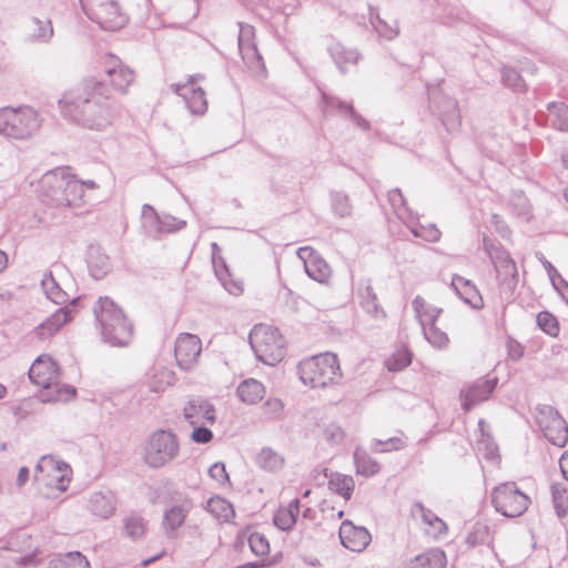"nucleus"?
Segmentation results:
<instances>
[{"mask_svg": "<svg viewBox=\"0 0 568 568\" xmlns=\"http://www.w3.org/2000/svg\"><path fill=\"white\" fill-rule=\"evenodd\" d=\"M26 28L30 39L34 41L48 40L53 33L51 22L45 18H32Z\"/></svg>", "mask_w": 568, "mask_h": 568, "instance_id": "7c9ffc66", "label": "nucleus"}, {"mask_svg": "<svg viewBox=\"0 0 568 568\" xmlns=\"http://www.w3.org/2000/svg\"><path fill=\"white\" fill-rule=\"evenodd\" d=\"M302 383L311 388H327L341 377V366L333 353H323L302 361L298 364Z\"/></svg>", "mask_w": 568, "mask_h": 568, "instance_id": "39448f33", "label": "nucleus"}, {"mask_svg": "<svg viewBox=\"0 0 568 568\" xmlns=\"http://www.w3.org/2000/svg\"><path fill=\"white\" fill-rule=\"evenodd\" d=\"M29 479V468L28 467H21L19 469L18 476H17V484L19 486L24 485Z\"/></svg>", "mask_w": 568, "mask_h": 568, "instance_id": "603ef678", "label": "nucleus"}, {"mask_svg": "<svg viewBox=\"0 0 568 568\" xmlns=\"http://www.w3.org/2000/svg\"><path fill=\"white\" fill-rule=\"evenodd\" d=\"M256 462L266 471L276 473L284 467V458L271 448H263L256 456Z\"/></svg>", "mask_w": 568, "mask_h": 568, "instance_id": "2f4dec72", "label": "nucleus"}, {"mask_svg": "<svg viewBox=\"0 0 568 568\" xmlns=\"http://www.w3.org/2000/svg\"><path fill=\"white\" fill-rule=\"evenodd\" d=\"M354 462L356 474L364 477L374 476L381 469L379 463L362 448H356Z\"/></svg>", "mask_w": 568, "mask_h": 568, "instance_id": "c756f323", "label": "nucleus"}, {"mask_svg": "<svg viewBox=\"0 0 568 568\" xmlns=\"http://www.w3.org/2000/svg\"><path fill=\"white\" fill-rule=\"evenodd\" d=\"M339 539L345 548L352 551H362L371 542V535L364 527L355 526L346 520L341 525Z\"/></svg>", "mask_w": 568, "mask_h": 568, "instance_id": "f3484780", "label": "nucleus"}, {"mask_svg": "<svg viewBox=\"0 0 568 568\" xmlns=\"http://www.w3.org/2000/svg\"><path fill=\"white\" fill-rule=\"evenodd\" d=\"M494 509L506 518H518L530 507L532 500L515 481L495 486L490 493Z\"/></svg>", "mask_w": 568, "mask_h": 568, "instance_id": "0eeeda50", "label": "nucleus"}, {"mask_svg": "<svg viewBox=\"0 0 568 568\" xmlns=\"http://www.w3.org/2000/svg\"><path fill=\"white\" fill-rule=\"evenodd\" d=\"M175 381V374L173 371L169 368H159L156 369L149 379L150 388L155 392H164L168 387L173 385Z\"/></svg>", "mask_w": 568, "mask_h": 568, "instance_id": "72a5a7b5", "label": "nucleus"}, {"mask_svg": "<svg viewBox=\"0 0 568 568\" xmlns=\"http://www.w3.org/2000/svg\"><path fill=\"white\" fill-rule=\"evenodd\" d=\"M413 514L414 516L420 518L423 529L429 537L439 538L447 532L446 523L432 510L425 508L423 505L417 504L413 508Z\"/></svg>", "mask_w": 568, "mask_h": 568, "instance_id": "aec40b11", "label": "nucleus"}, {"mask_svg": "<svg viewBox=\"0 0 568 568\" xmlns=\"http://www.w3.org/2000/svg\"><path fill=\"white\" fill-rule=\"evenodd\" d=\"M42 201L52 206L78 207L83 204V185L67 169L44 173L38 182Z\"/></svg>", "mask_w": 568, "mask_h": 568, "instance_id": "f03ea898", "label": "nucleus"}, {"mask_svg": "<svg viewBox=\"0 0 568 568\" xmlns=\"http://www.w3.org/2000/svg\"><path fill=\"white\" fill-rule=\"evenodd\" d=\"M539 426L550 443L558 447L566 445L568 440V426L557 412H542L539 417Z\"/></svg>", "mask_w": 568, "mask_h": 568, "instance_id": "4468645a", "label": "nucleus"}, {"mask_svg": "<svg viewBox=\"0 0 568 568\" xmlns=\"http://www.w3.org/2000/svg\"><path fill=\"white\" fill-rule=\"evenodd\" d=\"M185 420L190 425H213L215 423L214 406L205 399H191L183 408Z\"/></svg>", "mask_w": 568, "mask_h": 568, "instance_id": "2eb2a0df", "label": "nucleus"}, {"mask_svg": "<svg viewBox=\"0 0 568 568\" xmlns=\"http://www.w3.org/2000/svg\"><path fill=\"white\" fill-rule=\"evenodd\" d=\"M189 513V508L184 506H173L165 511L163 517V527L168 531H174L180 528Z\"/></svg>", "mask_w": 568, "mask_h": 568, "instance_id": "f704fd0d", "label": "nucleus"}, {"mask_svg": "<svg viewBox=\"0 0 568 568\" xmlns=\"http://www.w3.org/2000/svg\"><path fill=\"white\" fill-rule=\"evenodd\" d=\"M82 185H83V192L85 190H94L98 187L97 183L94 181H81Z\"/></svg>", "mask_w": 568, "mask_h": 568, "instance_id": "6e6d98bb", "label": "nucleus"}, {"mask_svg": "<svg viewBox=\"0 0 568 568\" xmlns=\"http://www.w3.org/2000/svg\"><path fill=\"white\" fill-rule=\"evenodd\" d=\"M48 568H90V562L81 552L72 551L53 559Z\"/></svg>", "mask_w": 568, "mask_h": 568, "instance_id": "473e14b6", "label": "nucleus"}, {"mask_svg": "<svg viewBox=\"0 0 568 568\" xmlns=\"http://www.w3.org/2000/svg\"><path fill=\"white\" fill-rule=\"evenodd\" d=\"M241 50L243 59L246 61L247 64L255 65L256 68L264 70V63L262 61V58L254 47H247L245 49L241 48Z\"/></svg>", "mask_w": 568, "mask_h": 568, "instance_id": "c03bdc74", "label": "nucleus"}, {"mask_svg": "<svg viewBox=\"0 0 568 568\" xmlns=\"http://www.w3.org/2000/svg\"><path fill=\"white\" fill-rule=\"evenodd\" d=\"M552 497L555 507L557 509V514L559 516H565L568 511V494L567 490L559 486H554L552 488Z\"/></svg>", "mask_w": 568, "mask_h": 568, "instance_id": "ea45409f", "label": "nucleus"}, {"mask_svg": "<svg viewBox=\"0 0 568 568\" xmlns=\"http://www.w3.org/2000/svg\"><path fill=\"white\" fill-rule=\"evenodd\" d=\"M72 479V469L63 462L44 456L37 466L36 480L50 490L65 491Z\"/></svg>", "mask_w": 568, "mask_h": 568, "instance_id": "9b49d317", "label": "nucleus"}, {"mask_svg": "<svg viewBox=\"0 0 568 568\" xmlns=\"http://www.w3.org/2000/svg\"><path fill=\"white\" fill-rule=\"evenodd\" d=\"M124 530L133 539L142 537L146 531V525L140 517H129L124 520Z\"/></svg>", "mask_w": 568, "mask_h": 568, "instance_id": "58836bf2", "label": "nucleus"}, {"mask_svg": "<svg viewBox=\"0 0 568 568\" xmlns=\"http://www.w3.org/2000/svg\"><path fill=\"white\" fill-rule=\"evenodd\" d=\"M345 437L346 434L344 429L336 424H329L324 429V438L333 445L342 444Z\"/></svg>", "mask_w": 568, "mask_h": 568, "instance_id": "a19ab883", "label": "nucleus"}, {"mask_svg": "<svg viewBox=\"0 0 568 568\" xmlns=\"http://www.w3.org/2000/svg\"><path fill=\"white\" fill-rule=\"evenodd\" d=\"M105 79L85 80L77 91H68L59 100L61 114L89 129H100L111 123L112 112L104 102L109 99L108 87L120 93H126L134 82V71L118 57L108 54L102 60Z\"/></svg>", "mask_w": 568, "mask_h": 568, "instance_id": "f257e3e1", "label": "nucleus"}, {"mask_svg": "<svg viewBox=\"0 0 568 568\" xmlns=\"http://www.w3.org/2000/svg\"><path fill=\"white\" fill-rule=\"evenodd\" d=\"M485 247L490 256L496 260V270L500 284L513 292L517 284L518 277L516 263L506 253H503L500 256L494 255L486 241Z\"/></svg>", "mask_w": 568, "mask_h": 568, "instance_id": "6ab92c4d", "label": "nucleus"}, {"mask_svg": "<svg viewBox=\"0 0 568 568\" xmlns=\"http://www.w3.org/2000/svg\"><path fill=\"white\" fill-rule=\"evenodd\" d=\"M180 450L176 436L169 430L152 433L144 446L143 459L152 468H160L174 459Z\"/></svg>", "mask_w": 568, "mask_h": 568, "instance_id": "9d476101", "label": "nucleus"}, {"mask_svg": "<svg viewBox=\"0 0 568 568\" xmlns=\"http://www.w3.org/2000/svg\"><path fill=\"white\" fill-rule=\"evenodd\" d=\"M29 378L40 388L43 402H67L75 396L73 387L59 383L60 368L49 355H41L32 363Z\"/></svg>", "mask_w": 568, "mask_h": 568, "instance_id": "7ed1b4c3", "label": "nucleus"}, {"mask_svg": "<svg viewBox=\"0 0 568 568\" xmlns=\"http://www.w3.org/2000/svg\"><path fill=\"white\" fill-rule=\"evenodd\" d=\"M193 430L191 433L192 442L196 444L210 443L213 438V433L207 427L209 425H191Z\"/></svg>", "mask_w": 568, "mask_h": 568, "instance_id": "79ce46f5", "label": "nucleus"}, {"mask_svg": "<svg viewBox=\"0 0 568 568\" xmlns=\"http://www.w3.org/2000/svg\"><path fill=\"white\" fill-rule=\"evenodd\" d=\"M202 352V342L199 336L183 333L175 341L174 356L176 364L182 369H191L194 367Z\"/></svg>", "mask_w": 568, "mask_h": 568, "instance_id": "f8f14e48", "label": "nucleus"}, {"mask_svg": "<svg viewBox=\"0 0 568 568\" xmlns=\"http://www.w3.org/2000/svg\"><path fill=\"white\" fill-rule=\"evenodd\" d=\"M8 264V256L3 251H0V272H2Z\"/></svg>", "mask_w": 568, "mask_h": 568, "instance_id": "5fc2aeb1", "label": "nucleus"}, {"mask_svg": "<svg viewBox=\"0 0 568 568\" xmlns=\"http://www.w3.org/2000/svg\"><path fill=\"white\" fill-rule=\"evenodd\" d=\"M206 509L215 519L223 523H229L235 517L233 505L220 496L210 498Z\"/></svg>", "mask_w": 568, "mask_h": 568, "instance_id": "bb28decb", "label": "nucleus"}, {"mask_svg": "<svg viewBox=\"0 0 568 568\" xmlns=\"http://www.w3.org/2000/svg\"><path fill=\"white\" fill-rule=\"evenodd\" d=\"M300 513L298 499L292 500L287 506L280 507L274 515V524L282 530L291 529Z\"/></svg>", "mask_w": 568, "mask_h": 568, "instance_id": "c85d7f7f", "label": "nucleus"}, {"mask_svg": "<svg viewBox=\"0 0 568 568\" xmlns=\"http://www.w3.org/2000/svg\"><path fill=\"white\" fill-rule=\"evenodd\" d=\"M213 265L215 274L217 275L221 282L230 277L231 272L229 271L227 265L225 264L223 258L219 256L215 252L213 253Z\"/></svg>", "mask_w": 568, "mask_h": 568, "instance_id": "de8ad7c7", "label": "nucleus"}, {"mask_svg": "<svg viewBox=\"0 0 568 568\" xmlns=\"http://www.w3.org/2000/svg\"><path fill=\"white\" fill-rule=\"evenodd\" d=\"M284 410V403L277 397H270L263 405L264 414L277 416Z\"/></svg>", "mask_w": 568, "mask_h": 568, "instance_id": "a18cd8bd", "label": "nucleus"}, {"mask_svg": "<svg viewBox=\"0 0 568 568\" xmlns=\"http://www.w3.org/2000/svg\"><path fill=\"white\" fill-rule=\"evenodd\" d=\"M12 560L17 567H28L34 566L38 564V551L36 548H32L23 556H13Z\"/></svg>", "mask_w": 568, "mask_h": 568, "instance_id": "49530a36", "label": "nucleus"}, {"mask_svg": "<svg viewBox=\"0 0 568 568\" xmlns=\"http://www.w3.org/2000/svg\"><path fill=\"white\" fill-rule=\"evenodd\" d=\"M555 125L561 131H568V106L561 105L558 108Z\"/></svg>", "mask_w": 568, "mask_h": 568, "instance_id": "09e8293b", "label": "nucleus"}, {"mask_svg": "<svg viewBox=\"0 0 568 568\" xmlns=\"http://www.w3.org/2000/svg\"><path fill=\"white\" fill-rule=\"evenodd\" d=\"M209 475L212 479H214L220 485L230 483L229 474H227L225 465L223 463L213 464L209 469Z\"/></svg>", "mask_w": 568, "mask_h": 568, "instance_id": "37998d69", "label": "nucleus"}, {"mask_svg": "<svg viewBox=\"0 0 568 568\" xmlns=\"http://www.w3.org/2000/svg\"><path fill=\"white\" fill-rule=\"evenodd\" d=\"M559 465L562 476L568 480V453L562 454Z\"/></svg>", "mask_w": 568, "mask_h": 568, "instance_id": "864d4df0", "label": "nucleus"}, {"mask_svg": "<svg viewBox=\"0 0 568 568\" xmlns=\"http://www.w3.org/2000/svg\"><path fill=\"white\" fill-rule=\"evenodd\" d=\"M41 128L39 113L32 108L0 110V132L13 139H28Z\"/></svg>", "mask_w": 568, "mask_h": 568, "instance_id": "6e6552de", "label": "nucleus"}, {"mask_svg": "<svg viewBox=\"0 0 568 568\" xmlns=\"http://www.w3.org/2000/svg\"><path fill=\"white\" fill-rule=\"evenodd\" d=\"M426 339L437 348H444L448 345V335L437 325L428 326L423 329Z\"/></svg>", "mask_w": 568, "mask_h": 568, "instance_id": "4c0bfd02", "label": "nucleus"}, {"mask_svg": "<svg viewBox=\"0 0 568 568\" xmlns=\"http://www.w3.org/2000/svg\"><path fill=\"white\" fill-rule=\"evenodd\" d=\"M310 494H311V490H310V489L305 490V493H304V497L310 496Z\"/></svg>", "mask_w": 568, "mask_h": 568, "instance_id": "052dcab7", "label": "nucleus"}, {"mask_svg": "<svg viewBox=\"0 0 568 568\" xmlns=\"http://www.w3.org/2000/svg\"><path fill=\"white\" fill-rule=\"evenodd\" d=\"M328 488L345 500H349L355 489V481L349 475L333 473L328 477Z\"/></svg>", "mask_w": 568, "mask_h": 568, "instance_id": "cd10ccee", "label": "nucleus"}, {"mask_svg": "<svg viewBox=\"0 0 568 568\" xmlns=\"http://www.w3.org/2000/svg\"><path fill=\"white\" fill-rule=\"evenodd\" d=\"M555 348L557 349V352H556V353H557V354H559V353H560V349H559L560 347H559V346H556Z\"/></svg>", "mask_w": 568, "mask_h": 568, "instance_id": "680f3d73", "label": "nucleus"}, {"mask_svg": "<svg viewBox=\"0 0 568 568\" xmlns=\"http://www.w3.org/2000/svg\"><path fill=\"white\" fill-rule=\"evenodd\" d=\"M297 256L303 261L306 274L314 281L328 285L333 271L328 263L311 246L300 247Z\"/></svg>", "mask_w": 568, "mask_h": 568, "instance_id": "ddd939ff", "label": "nucleus"}, {"mask_svg": "<svg viewBox=\"0 0 568 568\" xmlns=\"http://www.w3.org/2000/svg\"><path fill=\"white\" fill-rule=\"evenodd\" d=\"M248 338L257 359L264 364L275 365L284 359L286 341L276 327L257 324L252 328Z\"/></svg>", "mask_w": 568, "mask_h": 568, "instance_id": "423d86ee", "label": "nucleus"}, {"mask_svg": "<svg viewBox=\"0 0 568 568\" xmlns=\"http://www.w3.org/2000/svg\"><path fill=\"white\" fill-rule=\"evenodd\" d=\"M103 336L118 346L126 345L133 334L132 324L123 310L110 297H101L94 308Z\"/></svg>", "mask_w": 568, "mask_h": 568, "instance_id": "20e7f679", "label": "nucleus"}, {"mask_svg": "<svg viewBox=\"0 0 568 568\" xmlns=\"http://www.w3.org/2000/svg\"><path fill=\"white\" fill-rule=\"evenodd\" d=\"M196 82V78H190L186 82L176 84L175 91L186 101L193 113L203 114L207 109V101L204 91Z\"/></svg>", "mask_w": 568, "mask_h": 568, "instance_id": "dca6fc26", "label": "nucleus"}, {"mask_svg": "<svg viewBox=\"0 0 568 568\" xmlns=\"http://www.w3.org/2000/svg\"><path fill=\"white\" fill-rule=\"evenodd\" d=\"M7 394V388L4 385L0 384V399H2Z\"/></svg>", "mask_w": 568, "mask_h": 568, "instance_id": "13d9d810", "label": "nucleus"}, {"mask_svg": "<svg viewBox=\"0 0 568 568\" xmlns=\"http://www.w3.org/2000/svg\"><path fill=\"white\" fill-rule=\"evenodd\" d=\"M453 286L459 296L469 305L475 308H480L484 305L483 297L476 286L468 280L462 276H455L452 281Z\"/></svg>", "mask_w": 568, "mask_h": 568, "instance_id": "393cba45", "label": "nucleus"}, {"mask_svg": "<svg viewBox=\"0 0 568 568\" xmlns=\"http://www.w3.org/2000/svg\"><path fill=\"white\" fill-rule=\"evenodd\" d=\"M240 539H247L251 551L262 560L268 556L271 546L268 539L262 532L247 527L241 532Z\"/></svg>", "mask_w": 568, "mask_h": 568, "instance_id": "a878e982", "label": "nucleus"}, {"mask_svg": "<svg viewBox=\"0 0 568 568\" xmlns=\"http://www.w3.org/2000/svg\"><path fill=\"white\" fill-rule=\"evenodd\" d=\"M537 325L544 333H546L550 337H557L560 333L559 321L552 313L548 311H542L538 313Z\"/></svg>", "mask_w": 568, "mask_h": 568, "instance_id": "c9c22d12", "label": "nucleus"}, {"mask_svg": "<svg viewBox=\"0 0 568 568\" xmlns=\"http://www.w3.org/2000/svg\"><path fill=\"white\" fill-rule=\"evenodd\" d=\"M165 551L164 549L160 550L155 556H153L152 558L148 559V560H144L143 561V566H146L149 565L150 562L156 560V559H160L164 556Z\"/></svg>", "mask_w": 568, "mask_h": 568, "instance_id": "4d7b16f0", "label": "nucleus"}, {"mask_svg": "<svg viewBox=\"0 0 568 568\" xmlns=\"http://www.w3.org/2000/svg\"><path fill=\"white\" fill-rule=\"evenodd\" d=\"M344 516V511L341 509L337 511L336 517L342 518Z\"/></svg>", "mask_w": 568, "mask_h": 568, "instance_id": "bf43d9fd", "label": "nucleus"}, {"mask_svg": "<svg viewBox=\"0 0 568 568\" xmlns=\"http://www.w3.org/2000/svg\"><path fill=\"white\" fill-rule=\"evenodd\" d=\"M265 394V386L255 378H246L236 387V397L242 404L248 406L258 404Z\"/></svg>", "mask_w": 568, "mask_h": 568, "instance_id": "4be33fe9", "label": "nucleus"}, {"mask_svg": "<svg viewBox=\"0 0 568 568\" xmlns=\"http://www.w3.org/2000/svg\"><path fill=\"white\" fill-rule=\"evenodd\" d=\"M412 362L410 353L407 348L402 347L394 352L385 362L386 367L390 372H398L408 366Z\"/></svg>", "mask_w": 568, "mask_h": 568, "instance_id": "e433bc0d", "label": "nucleus"}, {"mask_svg": "<svg viewBox=\"0 0 568 568\" xmlns=\"http://www.w3.org/2000/svg\"><path fill=\"white\" fill-rule=\"evenodd\" d=\"M446 554L436 548L415 556L404 568H446Z\"/></svg>", "mask_w": 568, "mask_h": 568, "instance_id": "5701e85b", "label": "nucleus"}, {"mask_svg": "<svg viewBox=\"0 0 568 568\" xmlns=\"http://www.w3.org/2000/svg\"><path fill=\"white\" fill-rule=\"evenodd\" d=\"M87 16L102 29L116 31L129 20L120 0H80Z\"/></svg>", "mask_w": 568, "mask_h": 568, "instance_id": "1a4fd4ad", "label": "nucleus"}, {"mask_svg": "<svg viewBox=\"0 0 568 568\" xmlns=\"http://www.w3.org/2000/svg\"><path fill=\"white\" fill-rule=\"evenodd\" d=\"M221 283L231 294L237 295L243 292V284L240 281L234 280L232 274H230L227 280H224Z\"/></svg>", "mask_w": 568, "mask_h": 568, "instance_id": "3c124183", "label": "nucleus"}, {"mask_svg": "<svg viewBox=\"0 0 568 568\" xmlns=\"http://www.w3.org/2000/svg\"><path fill=\"white\" fill-rule=\"evenodd\" d=\"M413 305L423 329L435 325L443 313L442 308L423 297H416Z\"/></svg>", "mask_w": 568, "mask_h": 568, "instance_id": "b1692460", "label": "nucleus"}, {"mask_svg": "<svg viewBox=\"0 0 568 568\" xmlns=\"http://www.w3.org/2000/svg\"><path fill=\"white\" fill-rule=\"evenodd\" d=\"M381 444L384 446V450H399L405 447L406 442L403 436H396L381 442Z\"/></svg>", "mask_w": 568, "mask_h": 568, "instance_id": "8fccbe9b", "label": "nucleus"}, {"mask_svg": "<svg viewBox=\"0 0 568 568\" xmlns=\"http://www.w3.org/2000/svg\"><path fill=\"white\" fill-rule=\"evenodd\" d=\"M71 321L65 308H59L50 317L44 320L33 332L39 341H44L55 335L63 325Z\"/></svg>", "mask_w": 568, "mask_h": 568, "instance_id": "412c9836", "label": "nucleus"}, {"mask_svg": "<svg viewBox=\"0 0 568 568\" xmlns=\"http://www.w3.org/2000/svg\"><path fill=\"white\" fill-rule=\"evenodd\" d=\"M495 388V383L490 379H479L467 386L460 393V403L465 410H469L476 404L489 398Z\"/></svg>", "mask_w": 568, "mask_h": 568, "instance_id": "a211bd4d", "label": "nucleus"}]
</instances>
